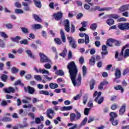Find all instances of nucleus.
I'll use <instances>...</instances> for the list:
<instances>
[{
  "instance_id": "1",
  "label": "nucleus",
  "mask_w": 129,
  "mask_h": 129,
  "mask_svg": "<svg viewBox=\"0 0 129 129\" xmlns=\"http://www.w3.org/2000/svg\"><path fill=\"white\" fill-rule=\"evenodd\" d=\"M67 68L69 70L70 78L74 86H80L81 85V75L79 74L78 76L77 79H76L79 70L75 62L72 61L69 63Z\"/></svg>"
},
{
  "instance_id": "2",
  "label": "nucleus",
  "mask_w": 129,
  "mask_h": 129,
  "mask_svg": "<svg viewBox=\"0 0 129 129\" xmlns=\"http://www.w3.org/2000/svg\"><path fill=\"white\" fill-rule=\"evenodd\" d=\"M74 110L76 113H72L70 114V120L71 122L77 121V120H79L81 118V113L78 111V109H74Z\"/></svg>"
},
{
  "instance_id": "3",
  "label": "nucleus",
  "mask_w": 129,
  "mask_h": 129,
  "mask_svg": "<svg viewBox=\"0 0 129 129\" xmlns=\"http://www.w3.org/2000/svg\"><path fill=\"white\" fill-rule=\"evenodd\" d=\"M117 28L121 31L129 30V23H120L117 25Z\"/></svg>"
},
{
  "instance_id": "4",
  "label": "nucleus",
  "mask_w": 129,
  "mask_h": 129,
  "mask_svg": "<svg viewBox=\"0 0 129 129\" xmlns=\"http://www.w3.org/2000/svg\"><path fill=\"white\" fill-rule=\"evenodd\" d=\"M67 39L69 41L70 46H71L73 49H76V48H77L76 40L74 38H73L72 36H68Z\"/></svg>"
},
{
  "instance_id": "5",
  "label": "nucleus",
  "mask_w": 129,
  "mask_h": 129,
  "mask_svg": "<svg viewBox=\"0 0 129 129\" xmlns=\"http://www.w3.org/2000/svg\"><path fill=\"white\" fill-rule=\"evenodd\" d=\"M39 55L40 57V61L42 63H51V61L49 57H47L45 54L40 52Z\"/></svg>"
},
{
  "instance_id": "6",
  "label": "nucleus",
  "mask_w": 129,
  "mask_h": 129,
  "mask_svg": "<svg viewBox=\"0 0 129 129\" xmlns=\"http://www.w3.org/2000/svg\"><path fill=\"white\" fill-rule=\"evenodd\" d=\"M63 17V13L61 12H58L57 13L53 14V18L56 21H60Z\"/></svg>"
},
{
  "instance_id": "7",
  "label": "nucleus",
  "mask_w": 129,
  "mask_h": 129,
  "mask_svg": "<svg viewBox=\"0 0 129 129\" xmlns=\"http://www.w3.org/2000/svg\"><path fill=\"white\" fill-rule=\"evenodd\" d=\"M64 30L66 31V32L69 33L70 32V23L69 22V20L67 19L64 21Z\"/></svg>"
},
{
  "instance_id": "8",
  "label": "nucleus",
  "mask_w": 129,
  "mask_h": 129,
  "mask_svg": "<svg viewBox=\"0 0 129 129\" xmlns=\"http://www.w3.org/2000/svg\"><path fill=\"white\" fill-rule=\"evenodd\" d=\"M5 93H15L16 90L13 87H9L4 89Z\"/></svg>"
},
{
  "instance_id": "9",
  "label": "nucleus",
  "mask_w": 129,
  "mask_h": 129,
  "mask_svg": "<svg viewBox=\"0 0 129 129\" xmlns=\"http://www.w3.org/2000/svg\"><path fill=\"white\" fill-rule=\"evenodd\" d=\"M128 47V45L127 44L125 46H123L122 48L121 51L119 54V57L118 58V61H121L122 60V56H123V52L124 51V49L127 48Z\"/></svg>"
},
{
  "instance_id": "10",
  "label": "nucleus",
  "mask_w": 129,
  "mask_h": 129,
  "mask_svg": "<svg viewBox=\"0 0 129 129\" xmlns=\"http://www.w3.org/2000/svg\"><path fill=\"white\" fill-rule=\"evenodd\" d=\"M126 105L125 104H123L120 108L119 110V114L120 115H123L124 114V112H125V107Z\"/></svg>"
},
{
  "instance_id": "11",
  "label": "nucleus",
  "mask_w": 129,
  "mask_h": 129,
  "mask_svg": "<svg viewBox=\"0 0 129 129\" xmlns=\"http://www.w3.org/2000/svg\"><path fill=\"white\" fill-rule=\"evenodd\" d=\"M54 110H53L51 109H49L47 110L46 115L47 117H49V118H50V119H52L53 118V117L51 116V114H52V115H54Z\"/></svg>"
},
{
  "instance_id": "12",
  "label": "nucleus",
  "mask_w": 129,
  "mask_h": 129,
  "mask_svg": "<svg viewBox=\"0 0 129 129\" xmlns=\"http://www.w3.org/2000/svg\"><path fill=\"white\" fill-rule=\"evenodd\" d=\"M125 11H128V7L127 5H123L119 8V11L120 13L125 12Z\"/></svg>"
},
{
  "instance_id": "13",
  "label": "nucleus",
  "mask_w": 129,
  "mask_h": 129,
  "mask_svg": "<svg viewBox=\"0 0 129 129\" xmlns=\"http://www.w3.org/2000/svg\"><path fill=\"white\" fill-rule=\"evenodd\" d=\"M114 75L117 79L120 78V76H121V72H120V70L118 68H116L115 70Z\"/></svg>"
},
{
  "instance_id": "14",
  "label": "nucleus",
  "mask_w": 129,
  "mask_h": 129,
  "mask_svg": "<svg viewBox=\"0 0 129 129\" xmlns=\"http://www.w3.org/2000/svg\"><path fill=\"white\" fill-rule=\"evenodd\" d=\"M33 2L36 8H39V9L42 8V3L40 0H33Z\"/></svg>"
},
{
  "instance_id": "15",
  "label": "nucleus",
  "mask_w": 129,
  "mask_h": 129,
  "mask_svg": "<svg viewBox=\"0 0 129 129\" xmlns=\"http://www.w3.org/2000/svg\"><path fill=\"white\" fill-rule=\"evenodd\" d=\"M99 98L98 97H96L94 99V101H95V102H97V103H98V104H101V103H102L103 102V100H104V97H101L99 100Z\"/></svg>"
},
{
  "instance_id": "16",
  "label": "nucleus",
  "mask_w": 129,
  "mask_h": 129,
  "mask_svg": "<svg viewBox=\"0 0 129 129\" xmlns=\"http://www.w3.org/2000/svg\"><path fill=\"white\" fill-rule=\"evenodd\" d=\"M60 36L62 41L63 43H65L66 42V37H65V33L63 29H60Z\"/></svg>"
},
{
  "instance_id": "17",
  "label": "nucleus",
  "mask_w": 129,
  "mask_h": 129,
  "mask_svg": "<svg viewBox=\"0 0 129 129\" xmlns=\"http://www.w3.org/2000/svg\"><path fill=\"white\" fill-rule=\"evenodd\" d=\"M22 5L25 7L24 10L26 11L27 12H29L30 11V7H29V6H30V3H28L27 2H23Z\"/></svg>"
},
{
  "instance_id": "18",
  "label": "nucleus",
  "mask_w": 129,
  "mask_h": 129,
  "mask_svg": "<svg viewBox=\"0 0 129 129\" xmlns=\"http://www.w3.org/2000/svg\"><path fill=\"white\" fill-rule=\"evenodd\" d=\"M32 29L34 30H39L40 29H42L43 27L41 24H35L32 25Z\"/></svg>"
},
{
  "instance_id": "19",
  "label": "nucleus",
  "mask_w": 129,
  "mask_h": 129,
  "mask_svg": "<svg viewBox=\"0 0 129 129\" xmlns=\"http://www.w3.org/2000/svg\"><path fill=\"white\" fill-rule=\"evenodd\" d=\"M27 92L29 94H33L35 92V89L30 86H28Z\"/></svg>"
},
{
  "instance_id": "20",
  "label": "nucleus",
  "mask_w": 129,
  "mask_h": 129,
  "mask_svg": "<svg viewBox=\"0 0 129 129\" xmlns=\"http://www.w3.org/2000/svg\"><path fill=\"white\" fill-rule=\"evenodd\" d=\"M41 120H42V121L44 120V117L43 116H41L40 118L39 117L35 118V122L37 124H39V123L41 122Z\"/></svg>"
},
{
  "instance_id": "21",
  "label": "nucleus",
  "mask_w": 129,
  "mask_h": 129,
  "mask_svg": "<svg viewBox=\"0 0 129 129\" xmlns=\"http://www.w3.org/2000/svg\"><path fill=\"white\" fill-rule=\"evenodd\" d=\"M110 120H113L115 117H117V114L116 113L113 112L110 113Z\"/></svg>"
},
{
  "instance_id": "22",
  "label": "nucleus",
  "mask_w": 129,
  "mask_h": 129,
  "mask_svg": "<svg viewBox=\"0 0 129 129\" xmlns=\"http://www.w3.org/2000/svg\"><path fill=\"white\" fill-rule=\"evenodd\" d=\"M113 39L112 38H109L107 39L106 41L107 46H108L109 47H112V44L111 43H113Z\"/></svg>"
},
{
  "instance_id": "23",
  "label": "nucleus",
  "mask_w": 129,
  "mask_h": 129,
  "mask_svg": "<svg viewBox=\"0 0 129 129\" xmlns=\"http://www.w3.org/2000/svg\"><path fill=\"white\" fill-rule=\"evenodd\" d=\"M89 64L91 66H94L95 64V58L94 56H92L89 60Z\"/></svg>"
},
{
  "instance_id": "24",
  "label": "nucleus",
  "mask_w": 129,
  "mask_h": 129,
  "mask_svg": "<svg viewBox=\"0 0 129 129\" xmlns=\"http://www.w3.org/2000/svg\"><path fill=\"white\" fill-rule=\"evenodd\" d=\"M1 121H4V122H7L9 121H12V119L9 117H3L1 119Z\"/></svg>"
},
{
  "instance_id": "25",
  "label": "nucleus",
  "mask_w": 129,
  "mask_h": 129,
  "mask_svg": "<svg viewBox=\"0 0 129 129\" xmlns=\"http://www.w3.org/2000/svg\"><path fill=\"white\" fill-rule=\"evenodd\" d=\"M106 23L109 26H112L114 24V20L112 19L109 18L107 21Z\"/></svg>"
},
{
  "instance_id": "26",
  "label": "nucleus",
  "mask_w": 129,
  "mask_h": 129,
  "mask_svg": "<svg viewBox=\"0 0 129 129\" xmlns=\"http://www.w3.org/2000/svg\"><path fill=\"white\" fill-rule=\"evenodd\" d=\"M55 75L58 76H63L64 72L62 70H59L55 72Z\"/></svg>"
},
{
  "instance_id": "27",
  "label": "nucleus",
  "mask_w": 129,
  "mask_h": 129,
  "mask_svg": "<svg viewBox=\"0 0 129 129\" xmlns=\"http://www.w3.org/2000/svg\"><path fill=\"white\" fill-rule=\"evenodd\" d=\"M1 79L4 82H7V80H8V75L2 74L1 76Z\"/></svg>"
},
{
  "instance_id": "28",
  "label": "nucleus",
  "mask_w": 129,
  "mask_h": 129,
  "mask_svg": "<svg viewBox=\"0 0 129 129\" xmlns=\"http://www.w3.org/2000/svg\"><path fill=\"white\" fill-rule=\"evenodd\" d=\"M27 54H28V56L31 58V59H35V57L34 54H33V53H32V51L30 50H28L26 51Z\"/></svg>"
},
{
  "instance_id": "29",
  "label": "nucleus",
  "mask_w": 129,
  "mask_h": 129,
  "mask_svg": "<svg viewBox=\"0 0 129 129\" xmlns=\"http://www.w3.org/2000/svg\"><path fill=\"white\" fill-rule=\"evenodd\" d=\"M94 85H95V82L94 80H91L90 82V90H93V89L94 88Z\"/></svg>"
},
{
  "instance_id": "30",
  "label": "nucleus",
  "mask_w": 129,
  "mask_h": 129,
  "mask_svg": "<svg viewBox=\"0 0 129 129\" xmlns=\"http://www.w3.org/2000/svg\"><path fill=\"white\" fill-rule=\"evenodd\" d=\"M83 70V77H85L86 74H87V68L85 66H83L82 68Z\"/></svg>"
},
{
  "instance_id": "31",
  "label": "nucleus",
  "mask_w": 129,
  "mask_h": 129,
  "mask_svg": "<svg viewBox=\"0 0 129 129\" xmlns=\"http://www.w3.org/2000/svg\"><path fill=\"white\" fill-rule=\"evenodd\" d=\"M11 72L13 74H17V73L19 72V69H17V68L13 67L11 69Z\"/></svg>"
},
{
  "instance_id": "32",
  "label": "nucleus",
  "mask_w": 129,
  "mask_h": 129,
  "mask_svg": "<svg viewBox=\"0 0 129 129\" xmlns=\"http://www.w3.org/2000/svg\"><path fill=\"white\" fill-rule=\"evenodd\" d=\"M85 44L87 45L88 44H89V42H90V40H89V36L86 34H85Z\"/></svg>"
},
{
  "instance_id": "33",
  "label": "nucleus",
  "mask_w": 129,
  "mask_h": 129,
  "mask_svg": "<svg viewBox=\"0 0 129 129\" xmlns=\"http://www.w3.org/2000/svg\"><path fill=\"white\" fill-rule=\"evenodd\" d=\"M109 18H111L112 19L116 20L117 19H119V16L117 14H110L109 15Z\"/></svg>"
},
{
  "instance_id": "34",
  "label": "nucleus",
  "mask_w": 129,
  "mask_h": 129,
  "mask_svg": "<svg viewBox=\"0 0 129 129\" xmlns=\"http://www.w3.org/2000/svg\"><path fill=\"white\" fill-rule=\"evenodd\" d=\"M101 92H97V91H95L93 95V97H98V98H99V97H100V96H101Z\"/></svg>"
},
{
  "instance_id": "35",
  "label": "nucleus",
  "mask_w": 129,
  "mask_h": 129,
  "mask_svg": "<svg viewBox=\"0 0 129 129\" xmlns=\"http://www.w3.org/2000/svg\"><path fill=\"white\" fill-rule=\"evenodd\" d=\"M49 87H50L51 89H55V88H58V84L51 83L49 84Z\"/></svg>"
},
{
  "instance_id": "36",
  "label": "nucleus",
  "mask_w": 129,
  "mask_h": 129,
  "mask_svg": "<svg viewBox=\"0 0 129 129\" xmlns=\"http://www.w3.org/2000/svg\"><path fill=\"white\" fill-rule=\"evenodd\" d=\"M114 89H115V90H121V93L124 91L121 85H117V86L114 87Z\"/></svg>"
},
{
  "instance_id": "37",
  "label": "nucleus",
  "mask_w": 129,
  "mask_h": 129,
  "mask_svg": "<svg viewBox=\"0 0 129 129\" xmlns=\"http://www.w3.org/2000/svg\"><path fill=\"white\" fill-rule=\"evenodd\" d=\"M39 73H42V74H47V75H49L50 73H49V71L45 70V69H39Z\"/></svg>"
},
{
  "instance_id": "38",
  "label": "nucleus",
  "mask_w": 129,
  "mask_h": 129,
  "mask_svg": "<svg viewBox=\"0 0 129 129\" xmlns=\"http://www.w3.org/2000/svg\"><path fill=\"white\" fill-rule=\"evenodd\" d=\"M33 17L36 22H41L42 20L36 14H33Z\"/></svg>"
},
{
  "instance_id": "39",
  "label": "nucleus",
  "mask_w": 129,
  "mask_h": 129,
  "mask_svg": "<svg viewBox=\"0 0 129 129\" xmlns=\"http://www.w3.org/2000/svg\"><path fill=\"white\" fill-rule=\"evenodd\" d=\"M111 10H112V8L111 7H104L103 8H101L99 10V12H103V11H111Z\"/></svg>"
},
{
  "instance_id": "40",
  "label": "nucleus",
  "mask_w": 129,
  "mask_h": 129,
  "mask_svg": "<svg viewBox=\"0 0 129 129\" xmlns=\"http://www.w3.org/2000/svg\"><path fill=\"white\" fill-rule=\"evenodd\" d=\"M88 100V96H87V95L85 94L83 98V103L84 104V105L86 104V103L87 102Z\"/></svg>"
},
{
  "instance_id": "41",
  "label": "nucleus",
  "mask_w": 129,
  "mask_h": 129,
  "mask_svg": "<svg viewBox=\"0 0 129 129\" xmlns=\"http://www.w3.org/2000/svg\"><path fill=\"white\" fill-rule=\"evenodd\" d=\"M40 94H43L44 95H49L50 93L47 91L41 90L39 91Z\"/></svg>"
},
{
  "instance_id": "42",
  "label": "nucleus",
  "mask_w": 129,
  "mask_h": 129,
  "mask_svg": "<svg viewBox=\"0 0 129 129\" xmlns=\"http://www.w3.org/2000/svg\"><path fill=\"white\" fill-rule=\"evenodd\" d=\"M15 86L20 85V86H24V83H22V81L20 80H18L17 81L15 82Z\"/></svg>"
},
{
  "instance_id": "43",
  "label": "nucleus",
  "mask_w": 129,
  "mask_h": 129,
  "mask_svg": "<svg viewBox=\"0 0 129 129\" xmlns=\"http://www.w3.org/2000/svg\"><path fill=\"white\" fill-rule=\"evenodd\" d=\"M18 126L20 128H24V127H27L28 126V123L27 122L23 123V124H19Z\"/></svg>"
},
{
  "instance_id": "44",
  "label": "nucleus",
  "mask_w": 129,
  "mask_h": 129,
  "mask_svg": "<svg viewBox=\"0 0 129 129\" xmlns=\"http://www.w3.org/2000/svg\"><path fill=\"white\" fill-rule=\"evenodd\" d=\"M96 28H97V25L96 23L92 24L90 26V29L93 31H95Z\"/></svg>"
},
{
  "instance_id": "45",
  "label": "nucleus",
  "mask_w": 129,
  "mask_h": 129,
  "mask_svg": "<svg viewBox=\"0 0 129 129\" xmlns=\"http://www.w3.org/2000/svg\"><path fill=\"white\" fill-rule=\"evenodd\" d=\"M22 32L24 34H28L29 30L26 27H21Z\"/></svg>"
},
{
  "instance_id": "46",
  "label": "nucleus",
  "mask_w": 129,
  "mask_h": 129,
  "mask_svg": "<svg viewBox=\"0 0 129 129\" xmlns=\"http://www.w3.org/2000/svg\"><path fill=\"white\" fill-rule=\"evenodd\" d=\"M34 78L37 81H42V78L41 77V76H40V75H35L34 76Z\"/></svg>"
},
{
  "instance_id": "47",
  "label": "nucleus",
  "mask_w": 129,
  "mask_h": 129,
  "mask_svg": "<svg viewBox=\"0 0 129 129\" xmlns=\"http://www.w3.org/2000/svg\"><path fill=\"white\" fill-rule=\"evenodd\" d=\"M73 108L72 106H64L62 107L63 110H71Z\"/></svg>"
},
{
  "instance_id": "48",
  "label": "nucleus",
  "mask_w": 129,
  "mask_h": 129,
  "mask_svg": "<svg viewBox=\"0 0 129 129\" xmlns=\"http://www.w3.org/2000/svg\"><path fill=\"white\" fill-rule=\"evenodd\" d=\"M89 111H90V108H85L84 111V114L85 115H88V114H89Z\"/></svg>"
},
{
  "instance_id": "49",
  "label": "nucleus",
  "mask_w": 129,
  "mask_h": 129,
  "mask_svg": "<svg viewBox=\"0 0 129 129\" xmlns=\"http://www.w3.org/2000/svg\"><path fill=\"white\" fill-rule=\"evenodd\" d=\"M54 41L57 45H61L62 44V41L59 38H54Z\"/></svg>"
},
{
  "instance_id": "50",
  "label": "nucleus",
  "mask_w": 129,
  "mask_h": 129,
  "mask_svg": "<svg viewBox=\"0 0 129 129\" xmlns=\"http://www.w3.org/2000/svg\"><path fill=\"white\" fill-rule=\"evenodd\" d=\"M82 96V94H79L77 95V96H75L74 97V100H78V99H80L81 98V97Z\"/></svg>"
},
{
  "instance_id": "51",
  "label": "nucleus",
  "mask_w": 129,
  "mask_h": 129,
  "mask_svg": "<svg viewBox=\"0 0 129 129\" xmlns=\"http://www.w3.org/2000/svg\"><path fill=\"white\" fill-rule=\"evenodd\" d=\"M20 43L23 45H28L29 44V42H28V40L24 39L23 40L20 41Z\"/></svg>"
},
{
  "instance_id": "52",
  "label": "nucleus",
  "mask_w": 129,
  "mask_h": 129,
  "mask_svg": "<svg viewBox=\"0 0 129 129\" xmlns=\"http://www.w3.org/2000/svg\"><path fill=\"white\" fill-rule=\"evenodd\" d=\"M113 43H114L115 46H120V44H121V41H117L113 39Z\"/></svg>"
},
{
  "instance_id": "53",
  "label": "nucleus",
  "mask_w": 129,
  "mask_h": 129,
  "mask_svg": "<svg viewBox=\"0 0 129 129\" xmlns=\"http://www.w3.org/2000/svg\"><path fill=\"white\" fill-rule=\"evenodd\" d=\"M88 119V118H87V117H85L84 119L82 120V122L81 123V125L83 126L86 124V122H87Z\"/></svg>"
},
{
  "instance_id": "54",
  "label": "nucleus",
  "mask_w": 129,
  "mask_h": 129,
  "mask_svg": "<svg viewBox=\"0 0 129 129\" xmlns=\"http://www.w3.org/2000/svg\"><path fill=\"white\" fill-rule=\"evenodd\" d=\"M110 121H111L112 124L113 125H117L118 124V120H110Z\"/></svg>"
},
{
  "instance_id": "55",
  "label": "nucleus",
  "mask_w": 129,
  "mask_h": 129,
  "mask_svg": "<svg viewBox=\"0 0 129 129\" xmlns=\"http://www.w3.org/2000/svg\"><path fill=\"white\" fill-rule=\"evenodd\" d=\"M15 14H24V11H23V10H21V9H16L15 10Z\"/></svg>"
},
{
  "instance_id": "56",
  "label": "nucleus",
  "mask_w": 129,
  "mask_h": 129,
  "mask_svg": "<svg viewBox=\"0 0 129 129\" xmlns=\"http://www.w3.org/2000/svg\"><path fill=\"white\" fill-rule=\"evenodd\" d=\"M58 121H61V118L59 116L54 120V122L55 124H58L59 123Z\"/></svg>"
},
{
  "instance_id": "57",
  "label": "nucleus",
  "mask_w": 129,
  "mask_h": 129,
  "mask_svg": "<svg viewBox=\"0 0 129 129\" xmlns=\"http://www.w3.org/2000/svg\"><path fill=\"white\" fill-rule=\"evenodd\" d=\"M0 34L1 35V36H2L3 38H4V39H7V38H8V35H7L6 33L4 32H0Z\"/></svg>"
},
{
  "instance_id": "58",
  "label": "nucleus",
  "mask_w": 129,
  "mask_h": 129,
  "mask_svg": "<svg viewBox=\"0 0 129 129\" xmlns=\"http://www.w3.org/2000/svg\"><path fill=\"white\" fill-rule=\"evenodd\" d=\"M71 32L72 34L75 32V26H74V24H71Z\"/></svg>"
},
{
  "instance_id": "59",
  "label": "nucleus",
  "mask_w": 129,
  "mask_h": 129,
  "mask_svg": "<svg viewBox=\"0 0 129 129\" xmlns=\"http://www.w3.org/2000/svg\"><path fill=\"white\" fill-rule=\"evenodd\" d=\"M128 56H129V49H126L124 54V58H126V57H128Z\"/></svg>"
},
{
  "instance_id": "60",
  "label": "nucleus",
  "mask_w": 129,
  "mask_h": 129,
  "mask_svg": "<svg viewBox=\"0 0 129 129\" xmlns=\"http://www.w3.org/2000/svg\"><path fill=\"white\" fill-rule=\"evenodd\" d=\"M118 106L117 105V104H113L111 106V108L112 110H115V109H116V108H117V107Z\"/></svg>"
},
{
  "instance_id": "61",
  "label": "nucleus",
  "mask_w": 129,
  "mask_h": 129,
  "mask_svg": "<svg viewBox=\"0 0 129 129\" xmlns=\"http://www.w3.org/2000/svg\"><path fill=\"white\" fill-rule=\"evenodd\" d=\"M0 47L1 48H5L6 47V44L4 42V40H0Z\"/></svg>"
},
{
  "instance_id": "62",
  "label": "nucleus",
  "mask_w": 129,
  "mask_h": 129,
  "mask_svg": "<svg viewBox=\"0 0 129 129\" xmlns=\"http://www.w3.org/2000/svg\"><path fill=\"white\" fill-rule=\"evenodd\" d=\"M129 73V68H126L123 72V75L124 76L125 75H126V74H128Z\"/></svg>"
},
{
  "instance_id": "63",
  "label": "nucleus",
  "mask_w": 129,
  "mask_h": 129,
  "mask_svg": "<svg viewBox=\"0 0 129 129\" xmlns=\"http://www.w3.org/2000/svg\"><path fill=\"white\" fill-rule=\"evenodd\" d=\"M6 27L9 30H11L13 28V26L11 24L8 23L6 25Z\"/></svg>"
},
{
  "instance_id": "64",
  "label": "nucleus",
  "mask_w": 129,
  "mask_h": 129,
  "mask_svg": "<svg viewBox=\"0 0 129 129\" xmlns=\"http://www.w3.org/2000/svg\"><path fill=\"white\" fill-rule=\"evenodd\" d=\"M1 106H7L8 105V103H7V101L3 100L1 103Z\"/></svg>"
}]
</instances>
